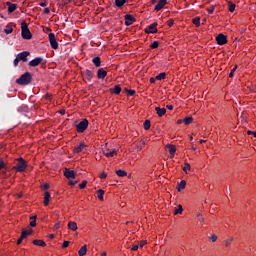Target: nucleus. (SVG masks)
Listing matches in <instances>:
<instances>
[{
    "label": "nucleus",
    "instance_id": "54",
    "mask_svg": "<svg viewBox=\"0 0 256 256\" xmlns=\"http://www.w3.org/2000/svg\"><path fill=\"white\" fill-rule=\"evenodd\" d=\"M210 239L213 243H215V241H217V235H212Z\"/></svg>",
    "mask_w": 256,
    "mask_h": 256
},
{
    "label": "nucleus",
    "instance_id": "57",
    "mask_svg": "<svg viewBox=\"0 0 256 256\" xmlns=\"http://www.w3.org/2000/svg\"><path fill=\"white\" fill-rule=\"evenodd\" d=\"M167 24H168V27H173V20H168V22H167Z\"/></svg>",
    "mask_w": 256,
    "mask_h": 256
},
{
    "label": "nucleus",
    "instance_id": "38",
    "mask_svg": "<svg viewBox=\"0 0 256 256\" xmlns=\"http://www.w3.org/2000/svg\"><path fill=\"white\" fill-rule=\"evenodd\" d=\"M183 171L186 172V173H189V171H191V165L186 162L184 164Z\"/></svg>",
    "mask_w": 256,
    "mask_h": 256
},
{
    "label": "nucleus",
    "instance_id": "40",
    "mask_svg": "<svg viewBox=\"0 0 256 256\" xmlns=\"http://www.w3.org/2000/svg\"><path fill=\"white\" fill-rule=\"evenodd\" d=\"M166 75L165 72L160 73L156 76L157 81H162V79H165Z\"/></svg>",
    "mask_w": 256,
    "mask_h": 256
},
{
    "label": "nucleus",
    "instance_id": "33",
    "mask_svg": "<svg viewBox=\"0 0 256 256\" xmlns=\"http://www.w3.org/2000/svg\"><path fill=\"white\" fill-rule=\"evenodd\" d=\"M127 0H115L116 7H123Z\"/></svg>",
    "mask_w": 256,
    "mask_h": 256
},
{
    "label": "nucleus",
    "instance_id": "37",
    "mask_svg": "<svg viewBox=\"0 0 256 256\" xmlns=\"http://www.w3.org/2000/svg\"><path fill=\"white\" fill-rule=\"evenodd\" d=\"M144 129H145V131H149V129H151V121L146 120L144 122Z\"/></svg>",
    "mask_w": 256,
    "mask_h": 256
},
{
    "label": "nucleus",
    "instance_id": "34",
    "mask_svg": "<svg viewBox=\"0 0 256 256\" xmlns=\"http://www.w3.org/2000/svg\"><path fill=\"white\" fill-rule=\"evenodd\" d=\"M235 7L236 5L233 2H228V9L230 13H233V11H235Z\"/></svg>",
    "mask_w": 256,
    "mask_h": 256
},
{
    "label": "nucleus",
    "instance_id": "31",
    "mask_svg": "<svg viewBox=\"0 0 256 256\" xmlns=\"http://www.w3.org/2000/svg\"><path fill=\"white\" fill-rule=\"evenodd\" d=\"M105 195V191H103V190H98L97 191V197H98V199L100 200V201H103V196Z\"/></svg>",
    "mask_w": 256,
    "mask_h": 256
},
{
    "label": "nucleus",
    "instance_id": "50",
    "mask_svg": "<svg viewBox=\"0 0 256 256\" xmlns=\"http://www.w3.org/2000/svg\"><path fill=\"white\" fill-rule=\"evenodd\" d=\"M100 179H107V173L105 172L100 173Z\"/></svg>",
    "mask_w": 256,
    "mask_h": 256
},
{
    "label": "nucleus",
    "instance_id": "20",
    "mask_svg": "<svg viewBox=\"0 0 256 256\" xmlns=\"http://www.w3.org/2000/svg\"><path fill=\"white\" fill-rule=\"evenodd\" d=\"M156 113H157L158 117H163V115H165V113H167V110L165 108L156 107Z\"/></svg>",
    "mask_w": 256,
    "mask_h": 256
},
{
    "label": "nucleus",
    "instance_id": "44",
    "mask_svg": "<svg viewBox=\"0 0 256 256\" xmlns=\"http://www.w3.org/2000/svg\"><path fill=\"white\" fill-rule=\"evenodd\" d=\"M235 71H237V65H235L234 68L231 70V72L229 74L230 78H233V75H234Z\"/></svg>",
    "mask_w": 256,
    "mask_h": 256
},
{
    "label": "nucleus",
    "instance_id": "47",
    "mask_svg": "<svg viewBox=\"0 0 256 256\" xmlns=\"http://www.w3.org/2000/svg\"><path fill=\"white\" fill-rule=\"evenodd\" d=\"M79 187H80L81 189H85V188L87 187V181L84 180V181L79 185Z\"/></svg>",
    "mask_w": 256,
    "mask_h": 256
},
{
    "label": "nucleus",
    "instance_id": "9",
    "mask_svg": "<svg viewBox=\"0 0 256 256\" xmlns=\"http://www.w3.org/2000/svg\"><path fill=\"white\" fill-rule=\"evenodd\" d=\"M75 175L76 173L73 170H69L67 168L64 170V177H66V179H75Z\"/></svg>",
    "mask_w": 256,
    "mask_h": 256
},
{
    "label": "nucleus",
    "instance_id": "14",
    "mask_svg": "<svg viewBox=\"0 0 256 256\" xmlns=\"http://www.w3.org/2000/svg\"><path fill=\"white\" fill-rule=\"evenodd\" d=\"M85 147H86L85 142H81L78 146L74 147L73 152L81 153V152H83V149H85Z\"/></svg>",
    "mask_w": 256,
    "mask_h": 256
},
{
    "label": "nucleus",
    "instance_id": "42",
    "mask_svg": "<svg viewBox=\"0 0 256 256\" xmlns=\"http://www.w3.org/2000/svg\"><path fill=\"white\" fill-rule=\"evenodd\" d=\"M145 245H147V241L145 240H141L140 242H138V248L140 247V249H143Z\"/></svg>",
    "mask_w": 256,
    "mask_h": 256
},
{
    "label": "nucleus",
    "instance_id": "15",
    "mask_svg": "<svg viewBox=\"0 0 256 256\" xmlns=\"http://www.w3.org/2000/svg\"><path fill=\"white\" fill-rule=\"evenodd\" d=\"M165 5H167V0H160L155 6V11H161Z\"/></svg>",
    "mask_w": 256,
    "mask_h": 256
},
{
    "label": "nucleus",
    "instance_id": "18",
    "mask_svg": "<svg viewBox=\"0 0 256 256\" xmlns=\"http://www.w3.org/2000/svg\"><path fill=\"white\" fill-rule=\"evenodd\" d=\"M68 229H70V231H77L78 227H77V222L75 221H70L68 223Z\"/></svg>",
    "mask_w": 256,
    "mask_h": 256
},
{
    "label": "nucleus",
    "instance_id": "26",
    "mask_svg": "<svg viewBox=\"0 0 256 256\" xmlns=\"http://www.w3.org/2000/svg\"><path fill=\"white\" fill-rule=\"evenodd\" d=\"M92 63H94L95 67H101V58L99 57L93 58Z\"/></svg>",
    "mask_w": 256,
    "mask_h": 256
},
{
    "label": "nucleus",
    "instance_id": "5",
    "mask_svg": "<svg viewBox=\"0 0 256 256\" xmlns=\"http://www.w3.org/2000/svg\"><path fill=\"white\" fill-rule=\"evenodd\" d=\"M87 127H89V121L87 119H84L77 125L78 133H83V131H85V129H87Z\"/></svg>",
    "mask_w": 256,
    "mask_h": 256
},
{
    "label": "nucleus",
    "instance_id": "39",
    "mask_svg": "<svg viewBox=\"0 0 256 256\" xmlns=\"http://www.w3.org/2000/svg\"><path fill=\"white\" fill-rule=\"evenodd\" d=\"M1 169H7V163L3 160V158H0V171Z\"/></svg>",
    "mask_w": 256,
    "mask_h": 256
},
{
    "label": "nucleus",
    "instance_id": "21",
    "mask_svg": "<svg viewBox=\"0 0 256 256\" xmlns=\"http://www.w3.org/2000/svg\"><path fill=\"white\" fill-rule=\"evenodd\" d=\"M6 5H8V12L13 13L17 9L16 4H12L11 2H7Z\"/></svg>",
    "mask_w": 256,
    "mask_h": 256
},
{
    "label": "nucleus",
    "instance_id": "45",
    "mask_svg": "<svg viewBox=\"0 0 256 256\" xmlns=\"http://www.w3.org/2000/svg\"><path fill=\"white\" fill-rule=\"evenodd\" d=\"M157 47H159V42L154 41V42L151 44V49H157Z\"/></svg>",
    "mask_w": 256,
    "mask_h": 256
},
{
    "label": "nucleus",
    "instance_id": "51",
    "mask_svg": "<svg viewBox=\"0 0 256 256\" xmlns=\"http://www.w3.org/2000/svg\"><path fill=\"white\" fill-rule=\"evenodd\" d=\"M61 228V222H57L55 225H54V229L57 231V229H60Z\"/></svg>",
    "mask_w": 256,
    "mask_h": 256
},
{
    "label": "nucleus",
    "instance_id": "35",
    "mask_svg": "<svg viewBox=\"0 0 256 256\" xmlns=\"http://www.w3.org/2000/svg\"><path fill=\"white\" fill-rule=\"evenodd\" d=\"M116 174L118 175V177H127V173L125 172V170H117Z\"/></svg>",
    "mask_w": 256,
    "mask_h": 256
},
{
    "label": "nucleus",
    "instance_id": "36",
    "mask_svg": "<svg viewBox=\"0 0 256 256\" xmlns=\"http://www.w3.org/2000/svg\"><path fill=\"white\" fill-rule=\"evenodd\" d=\"M185 125H191L193 123V117H186L183 119Z\"/></svg>",
    "mask_w": 256,
    "mask_h": 256
},
{
    "label": "nucleus",
    "instance_id": "13",
    "mask_svg": "<svg viewBox=\"0 0 256 256\" xmlns=\"http://www.w3.org/2000/svg\"><path fill=\"white\" fill-rule=\"evenodd\" d=\"M166 148L168 149L171 157H175V153L177 152V148L175 147V145L168 144Z\"/></svg>",
    "mask_w": 256,
    "mask_h": 256
},
{
    "label": "nucleus",
    "instance_id": "60",
    "mask_svg": "<svg viewBox=\"0 0 256 256\" xmlns=\"http://www.w3.org/2000/svg\"><path fill=\"white\" fill-rule=\"evenodd\" d=\"M40 7H47V3L46 2L40 3Z\"/></svg>",
    "mask_w": 256,
    "mask_h": 256
},
{
    "label": "nucleus",
    "instance_id": "62",
    "mask_svg": "<svg viewBox=\"0 0 256 256\" xmlns=\"http://www.w3.org/2000/svg\"><path fill=\"white\" fill-rule=\"evenodd\" d=\"M253 133H254V132L251 131V130H248V131H247V134H248V135H253Z\"/></svg>",
    "mask_w": 256,
    "mask_h": 256
},
{
    "label": "nucleus",
    "instance_id": "7",
    "mask_svg": "<svg viewBox=\"0 0 256 256\" xmlns=\"http://www.w3.org/2000/svg\"><path fill=\"white\" fill-rule=\"evenodd\" d=\"M103 155L106 157H115L117 155V150L116 149H103Z\"/></svg>",
    "mask_w": 256,
    "mask_h": 256
},
{
    "label": "nucleus",
    "instance_id": "23",
    "mask_svg": "<svg viewBox=\"0 0 256 256\" xmlns=\"http://www.w3.org/2000/svg\"><path fill=\"white\" fill-rule=\"evenodd\" d=\"M79 256H84L87 255V245H84L80 248L78 251Z\"/></svg>",
    "mask_w": 256,
    "mask_h": 256
},
{
    "label": "nucleus",
    "instance_id": "52",
    "mask_svg": "<svg viewBox=\"0 0 256 256\" xmlns=\"http://www.w3.org/2000/svg\"><path fill=\"white\" fill-rule=\"evenodd\" d=\"M127 93L130 97H133V95H135V90H128Z\"/></svg>",
    "mask_w": 256,
    "mask_h": 256
},
{
    "label": "nucleus",
    "instance_id": "11",
    "mask_svg": "<svg viewBox=\"0 0 256 256\" xmlns=\"http://www.w3.org/2000/svg\"><path fill=\"white\" fill-rule=\"evenodd\" d=\"M30 55L29 52L27 51H24V52H21L19 53L16 57L20 60V61H23L24 63L27 62V56Z\"/></svg>",
    "mask_w": 256,
    "mask_h": 256
},
{
    "label": "nucleus",
    "instance_id": "58",
    "mask_svg": "<svg viewBox=\"0 0 256 256\" xmlns=\"http://www.w3.org/2000/svg\"><path fill=\"white\" fill-rule=\"evenodd\" d=\"M16 199H21L23 197V193H18L15 195Z\"/></svg>",
    "mask_w": 256,
    "mask_h": 256
},
{
    "label": "nucleus",
    "instance_id": "10",
    "mask_svg": "<svg viewBox=\"0 0 256 256\" xmlns=\"http://www.w3.org/2000/svg\"><path fill=\"white\" fill-rule=\"evenodd\" d=\"M133 23H135V17H133V15L127 14L125 16V25L129 27V25H133Z\"/></svg>",
    "mask_w": 256,
    "mask_h": 256
},
{
    "label": "nucleus",
    "instance_id": "16",
    "mask_svg": "<svg viewBox=\"0 0 256 256\" xmlns=\"http://www.w3.org/2000/svg\"><path fill=\"white\" fill-rule=\"evenodd\" d=\"M41 61H43V58H39V57L35 58L34 60L29 62V66L30 67H37L41 63Z\"/></svg>",
    "mask_w": 256,
    "mask_h": 256
},
{
    "label": "nucleus",
    "instance_id": "64",
    "mask_svg": "<svg viewBox=\"0 0 256 256\" xmlns=\"http://www.w3.org/2000/svg\"><path fill=\"white\" fill-rule=\"evenodd\" d=\"M150 83H155V78H150Z\"/></svg>",
    "mask_w": 256,
    "mask_h": 256
},
{
    "label": "nucleus",
    "instance_id": "24",
    "mask_svg": "<svg viewBox=\"0 0 256 256\" xmlns=\"http://www.w3.org/2000/svg\"><path fill=\"white\" fill-rule=\"evenodd\" d=\"M186 185H187V182H186L185 180H182V181L178 184V187H177L178 191H183V189H185Z\"/></svg>",
    "mask_w": 256,
    "mask_h": 256
},
{
    "label": "nucleus",
    "instance_id": "29",
    "mask_svg": "<svg viewBox=\"0 0 256 256\" xmlns=\"http://www.w3.org/2000/svg\"><path fill=\"white\" fill-rule=\"evenodd\" d=\"M234 238L233 237H229L227 238L224 243H225V247H231V243H233Z\"/></svg>",
    "mask_w": 256,
    "mask_h": 256
},
{
    "label": "nucleus",
    "instance_id": "46",
    "mask_svg": "<svg viewBox=\"0 0 256 256\" xmlns=\"http://www.w3.org/2000/svg\"><path fill=\"white\" fill-rule=\"evenodd\" d=\"M70 242L69 241H64L62 244V249H67V247H69Z\"/></svg>",
    "mask_w": 256,
    "mask_h": 256
},
{
    "label": "nucleus",
    "instance_id": "53",
    "mask_svg": "<svg viewBox=\"0 0 256 256\" xmlns=\"http://www.w3.org/2000/svg\"><path fill=\"white\" fill-rule=\"evenodd\" d=\"M19 61L21 60H19V58L16 57V59L14 60V67H17V65H19Z\"/></svg>",
    "mask_w": 256,
    "mask_h": 256
},
{
    "label": "nucleus",
    "instance_id": "8",
    "mask_svg": "<svg viewBox=\"0 0 256 256\" xmlns=\"http://www.w3.org/2000/svg\"><path fill=\"white\" fill-rule=\"evenodd\" d=\"M216 41L218 45H225L227 43V36H225L224 34H219L216 37Z\"/></svg>",
    "mask_w": 256,
    "mask_h": 256
},
{
    "label": "nucleus",
    "instance_id": "19",
    "mask_svg": "<svg viewBox=\"0 0 256 256\" xmlns=\"http://www.w3.org/2000/svg\"><path fill=\"white\" fill-rule=\"evenodd\" d=\"M51 199V193L45 192L44 193V205L47 207L49 205V201Z\"/></svg>",
    "mask_w": 256,
    "mask_h": 256
},
{
    "label": "nucleus",
    "instance_id": "6",
    "mask_svg": "<svg viewBox=\"0 0 256 256\" xmlns=\"http://www.w3.org/2000/svg\"><path fill=\"white\" fill-rule=\"evenodd\" d=\"M48 37L52 49H59V43L57 42V38H55V34L50 33Z\"/></svg>",
    "mask_w": 256,
    "mask_h": 256
},
{
    "label": "nucleus",
    "instance_id": "17",
    "mask_svg": "<svg viewBox=\"0 0 256 256\" xmlns=\"http://www.w3.org/2000/svg\"><path fill=\"white\" fill-rule=\"evenodd\" d=\"M97 77L98 79H105V77H107V71H105L103 68H100L97 72Z\"/></svg>",
    "mask_w": 256,
    "mask_h": 256
},
{
    "label": "nucleus",
    "instance_id": "22",
    "mask_svg": "<svg viewBox=\"0 0 256 256\" xmlns=\"http://www.w3.org/2000/svg\"><path fill=\"white\" fill-rule=\"evenodd\" d=\"M183 214V206L179 204L175 209H174V215H182Z\"/></svg>",
    "mask_w": 256,
    "mask_h": 256
},
{
    "label": "nucleus",
    "instance_id": "43",
    "mask_svg": "<svg viewBox=\"0 0 256 256\" xmlns=\"http://www.w3.org/2000/svg\"><path fill=\"white\" fill-rule=\"evenodd\" d=\"M193 24L196 25V27H199V25H201V19H199V18H194V19H193Z\"/></svg>",
    "mask_w": 256,
    "mask_h": 256
},
{
    "label": "nucleus",
    "instance_id": "48",
    "mask_svg": "<svg viewBox=\"0 0 256 256\" xmlns=\"http://www.w3.org/2000/svg\"><path fill=\"white\" fill-rule=\"evenodd\" d=\"M207 11L210 15L213 14V12L215 11V6H211V7L207 8Z\"/></svg>",
    "mask_w": 256,
    "mask_h": 256
},
{
    "label": "nucleus",
    "instance_id": "55",
    "mask_svg": "<svg viewBox=\"0 0 256 256\" xmlns=\"http://www.w3.org/2000/svg\"><path fill=\"white\" fill-rule=\"evenodd\" d=\"M77 183H79L78 181H75V180H70L69 181V185H77Z\"/></svg>",
    "mask_w": 256,
    "mask_h": 256
},
{
    "label": "nucleus",
    "instance_id": "28",
    "mask_svg": "<svg viewBox=\"0 0 256 256\" xmlns=\"http://www.w3.org/2000/svg\"><path fill=\"white\" fill-rule=\"evenodd\" d=\"M4 33H6V35H11V33H13V27L11 25H7L4 29Z\"/></svg>",
    "mask_w": 256,
    "mask_h": 256
},
{
    "label": "nucleus",
    "instance_id": "49",
    "mask_svg": "<svg viewBox=\"0 0 256 256\" xmlns=\"http://www.w3.org/2000/svg\"><path fill=\"white\" fill-rule=\"evenodd\" d=\"M139 249V244H134L132 247H131V251H137Z\"/></svg>",
    "mask_w": 256,
    "mask_h": 256
},
{
    "label": "nucleus",
    "instance_id": "2",
    "mask_svg": "<svg viewBox=\"0 0 256 256\" xmlns=\"http://www.w3.org/2000/svg\"><path fill=\"white\" fill-rule=\"evenodd\" d=\"M18 85H29L31 83V73H24L19 79L16 80Z\"/></svg>",
    "mask_w": 256,
    "mask_h": 256
},
{
    "label": "nucleus",
    "instance_id": "61",
    "mask_svg": "<svg viewBox=\"0 0 256 256\" xmlns=\"http://www.w3.org/2000/svg\"><path fill=\"white\" fill-rule=\"evenodd\" d=\"M181 123H184V121L181 119L177 120V125H181Z\"/></svg>",
    "mask_w": 256,
    "mask_h": 256
},
{
    "label": "nucleus",
    "instance_id": "41",
    "mask_svg": "<svg viewBox=\"0 0 256 256\" xmlns=\"http://www.w3.org/2000/svg\"><path fill=\"white\" fill-rule=\"evenodd\" d=\"M197 219L201 223V225H203V223L205 222V218L203 217V215H201V213L197 215Z\"/></svg>",
    "mask_w": 256,
    "mask_h": 256
},
{
    "label": "nucleus",
    "instance_id": "59",
    "mask_svg": "<svg viewBox=\"0 0 256 256\" xmlns=\"http://www.w3.org/2000/svg\"><path fill=\"white\" fill-rule=\"evenodd\" d=\"M166 107L169 109V111H173V105H167Z\"/></svg>",
    "mask_w": 256,
    "mask_h": 256
},
{
    "label": "nucleus",
    "instance_id": "4",
    "mask_svg": "<svg viewBox=\"0 0 256 256\" xmlns=\"http://www.w3.org/2000/svg\"><path fill=\"white\" fill-rule=\"evenodd\" d=\"M33 233V229L29 228L28 230L23 229L21 233V237L17 241V245H21L23 242V239H26L28 235H31Z\"/></svg>",
    "mask_w": 256,
    "mask_h": 256
},
{
    "label": "nucleus",
    "instance_id": "1",
    "mask_svg": "<svg viewBox=\"0 0 256 256\" xmlns=\"http://www.w3.org/2000/svg\"><path fill=\"white\" fill-rule=\"evenodd\" d=\"M13 169H15L18 173H23V171L27 169V162L23 158H18Z\"/></svg>",
    "mask_w": 256,
    "mask_h": 256
},
{
    "label": "nucleus",
    "instance_id": "30",
    "mask_svg": "<svg viewBox=\"0 0 256 256\" xmlns=\"http://www.w3.org/2000/svg\"><path fill=\"white\" fill-rule=\"evenodd\" d=\"M111 91H112V93H114L115 95H119V93H121V86L116 85Z\"/></svg>",
    "mask_w": 256,
    "mask_h": 256
},
{
    "label": "nucleus",
    "instance_id": "12",
    "mask_svg": "<svg viewBox=\"0 0 256 256\" xmlns=\"http://www.w3.org/2000/svg\"><path fill=\"white\" fill-rule=\"evenodd\" d=\"M145 33H157V23H153L145 29Z\"/></svg>",
    "mask_w": 256,
    "mask_h": 256
},
{
    "label": "nucleus",
    "instance_id": "27",
    "mask_svg": "<svg viewBox=\"0 0 256 256\" xmlns=\"http://www.w3.org/2000/svg\"><path fill=\"white\" fill-rule=\"evenodd\" d=\"M30 227H36L37 226V216H31L30 217Z\"/></svg>",
    "mask_w": 256,
    "mask_h": 256
},
{
    "label": "nucleus",
    "instance_id": "63",
    "mask_svg": "<svg viewBox=\"0 0 256 256\" xmlns=\"http://www.w3.org/2000/svg\"><path fill=\"white\" fill-rule=\"evenodd\" d=\"M44 189H49V184H44Z\"/></svg>",
    "mask_w": 256,
    "mask_h": 256
},
{
    "label": "nucleus",
    "instance_id": "56",
    "mask_svg": "<svg viewBox=\"0 0 256 256\" xmlns=\"http://www.w3.org/2000/svg\"><path fill=\"white\" fill-rule=\"evenodd\" d=\"M44 13L45 15H49V13H51V10L49 8H45Z\"/></svg>",
    "mask_w": 256,
    "mask_h": 256
},
{
    "label": "nucleus",
    "instance_id": "32",
    "mask_svg": "<svg viewBox=\"0 0 256 256\" xmlns=\"http://www.w3.org/2000/svg\"><path fill=\"white\" fill-rule=\"evenodd\" d=\"M86 79H88V81H91V79H93V72L91 70H86Z\"/></svg>",
    "mask_w": 256,
    "mask_h": 256
},
{
    "label": "nucleus",
    "instance_id": "25",
    "mask_svg": "<svg viewBox=\"0 0 256 256\" xmlns=\"http://www.w3.org/2000/svg\"><path fill=\"white\" fill-rule=\"evenodd\" d=\"M33 243H34V245H37L38 247H45V245H47L45 243V241H43V240H34Z\"/></svg>",
    "mask_w": 256,
    "mask_h": 256
},
{
    "label": "nucleus",
    "instance_id": "3",
    "mask_svg": "<svg viewBox=\"0 0 256 256\" xmlns=\"http://www.w3.org/2000/svg\"><path fill=\"white\" fill-rule=\"evenodd\" d=\"M21 30H22V38L23 39L29 40V39H31V37H33L31 35V31H29V26H27V23H25V22L21 23Z\"/></svg>",
    "mask_w": 256,
    "mask_h": 256
}]
</instances>
